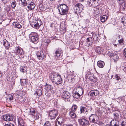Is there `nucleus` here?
<instances>
[{
    "label": "nucleus",
    "mask_w": 126,
    "mask_h": 126,
    "mask_svg": "<svg viewBox=\"0 0 126 126\" xmlns=\"http://www.w3.org/2000/svg\"><path fill=\"white\" fill-rule=\"evenodd\" d=\"M49 77L52 82L58 85L61 83L62 79L60 75L58 73H51Z\"/></svg>",
    "instance_id": "obj_1"
},
{
    "label": "nucleus",
    "mask_w": 126,
    "mask_h": 126,
    "mask_svg": "<svg viewBox=\"0 0 126 126\" xmlns=\"http://www.w3.org/2000/svg\"><path fill=\"white\" fill-rule=\"evenodd\" d=\"M57 8L60 14L61 15H65L68 12V7L65 4H59Z\"/></svg>",
    "instance_id": "obj_2"
},
{
    "label": "nucleus",
    "mask_w": 126,
    "mask_h": 126,
    "mask_svg": "<svg viewBox=\"0 0 126 126\" xmlns=\"http://www.w3.org/2000/svg\"><path fill=\"white\" fill-rule=\"evenodd\" d=\"M83 93V91L81 87H76L73 91L72 95L74 98L78 99L79 98Z\"/></svg>",
    "instance_id": "obj_3"
},
{
    "label": "nucleus",
    "mask_w": 126,
    "mask_h": 126,
    "mask_svg": "<svg viewBox=\"0 0 126 126\" xmlns=\"http://www.w3.org/2000/svg\"><path fill=\"white\" fill-rule=\"evenodd\" d=\"M89 120L92 123L98 124L99 122V118L97 115L91 114L89 117Z\"/></svg>",
    "instance_id": "obj_4"
},
{
    "label": "nucleus",
    "mask_w": 126,
    "mask_h": 126,
    "mask_svg": "<svg viewBox=\"0 0 126 126\" xmlns=\"http://www.w3.org/2000/svg\"><path fill=\"white\" fill-rule=\"evenodd\" d=\"M31 24L32 27L33 28L38 29L42 25V23L39 19H37V20L35 19L32 23Z\"/></svg>",
    "instance_id": "obj_5"
},
{
    "label": "nucleus",
    "mask_w": 126,
    "mask_h": 126,
    "mask_svg": "<svg viewBox=\"0 0 126 126\" xmlns=\"http://www.w3.org/2000/svg\"><path fill=\"white\" fill-rule=\"evenodd\" d=\"M83 8V6L80 3H79L76 4L75 7V13L78 14L80 13Z\"/></svg>",
    "instance_id": "obj_6"
},
{
    "label": "nucleus",
    "mask_w": 126,
    "mask_h": 126,
    "mask_svg": "<svg viewBox=\"0 0 126 126\" xmlns=\"http://www.w3.org/2000/svg\"><path fill=\"white\" fill-rule=\"evenodd\" d=\"M78 121L80 125L81 126H87L90 124L89 121L85 118L79 119Z\"/></svg>",
    "instance_id": "obj_7"
},
{
    "label": "nucleus",
    "mask_w": 126,
    "mask_h": 126,
    "mask_svg": "<svg viewBox=\"0 0 126 126\" xmlns=\"http://www.w3.org/2000/svg\"><path fill=\"white\" fill-rule=\"evenodd\" d=\"M55 56L58 59H62L63 58V51L60 49H57L55 52Z\"/></svg>",
    "instance_id": "obj_8"
},
{
    "label": "nucleus",
    "mask_w": 126,
    "mask_h": 126,
    "mask_svg": "<svg viewBox=\"0 0 126 126\" xmlns=\"http://www.w3.org/2000/svg\"><path fill=\"white\" fill-rule=\"evenodd\" d=\"M58 112L57 110L54 109L51 110L49 112V117L52 119H55L58 115Z\"/></svg>",
    "instance_id": "obj_9"
},
{
    "label": "nucleus",
    "mask_w": 126,
    "mask_h": 126,
    "mask_svg": "<svg viewBox=\"0 0 126 126\" xmlns=\"http://www.w3.org/2000/svg\"><path fill=\"white\" fill-rule=\"evenodd\" d=\"M71 97V94L66 91H65L63 93L62 97L64 98L67 99L68 101H69Z\"/></svg>",
    "instance_id": "obj_10"
},
{
    "label": "nucleus",
    "mask_w": 126,
    "mask_h": 126,
    "mask_svg": "<svg viewBox=\"0 0 126 126\" xmlns=\"http://www.w3.org/2000/svg\"><path fill=\"white\" fill-rule=\"evenodd\" d=\"M14 117V116L12 114H7L3 115V118L4 120L7 121H9L12 120Z\"/></svg>",
    "instance_id": "obj_11"
},
{
    "label": "nucleus",
    "mask_w": 126,
    "mask_h": 126,
    "mask_svg": "<svg viewBox=\"0 0 126 126\" xmlns=\"http://www.w3.org/2000/svg\"><path fill=\"white\" fill-rule=\"evenodd\" d=\"M97 0H89L88 4L90 6L94 7L97 6Z\"/></svg>",
    "instance_id": "obj_12"
},
{
    "label": "nucleus",
    "mask_w": 126,
    "mask_h": 126,
    "mask_svg": "<svg viewBox=\"0 0 126 126\" xmlns=\"http://www.w3.org/2000/svg\"><path fill=\"white\" fill-rule=\"evenodd\" d=\"M80 113L81 114L83 113L85 115H87L88 114V110L84 106H81L80 107Z\"/></svg>",
    "instance_id": "obj_13"
},
{
    "label": "nucleus",
    "mask_w": 126,
    "mask_h": 126,
    "mask_svg": "<svg viewBox=\"0 0 126 126\" xmlns=\"http://www.w3.org/2000/svg\"><path fill=\"white\" fill-rule=\"evenodd\" d=\"M108 54L110 57H111L114 60L115 62L117 61L119 59V56L117 54H114L112 52H109L108 53Z\"/></svg>",
    "instance_id": "obj_14"
},
{
    "label": "nucleus",
    "mask_w": 126,
    "mask_h": 126,
    "mask_svg": "<svg viewBox=\"0 0 126 126\" xmlns=\"http://www.w3.org/2000/svg\"><path fill=\"white\" fill-rule=\"evenodd\" d=\"M37 55L39 59L40 60H42L45 57V55L43 51H39L37 52Z\"/></svg>",
    "instance_id": "obj_15"
},
{
    "label": "nucleus",
    "mask_w": 126,
    "mask_h": 126,
    "mask_svg": "<svg viewBox=\"0 0 126 126\" xmlns=\"http://www.w3.org/2000/svg\"><path fill=\"white\" fill-rule=\"evenodd\" d=\"M90 93L91 96H94L98 95L99 94V92L96 90H92L90 91Z\"/></svg>",
    "instance_id": "obj_16"
},
{
    "label": "nucleus",
    "mask_w": 126,
    "mask_h": 126,
    "mask_svg": "<svg viewBox=\"0 0 126 126\" xmlns=\"http://www.w3.org/2000/svg\"><path fill=\"white\" fill-rule=\"evenodd\" d=\"M42 89L41 87H39L37 89L35 93L34 94L35 95L36 94L37 96L38 95L39 96H40L42 94Z\"/></svg>",
    "instance_id": "obj_17"
},
{
    "label": "nucleus",
    "mask_w": 126,
    "mask_h": 126,
    "mask_svg": "<svg viewBox=\"0 0 126 126\" xmlns=\"http://www.w3.org/2000/svg\"><path fill=\"white\" fill-rule=\"evenodd\" d=\"M50 42V39L48 37H46L44 38V41L43 43L45 44V45L46 46V48H47L49 43Z\"/></svg>",
    "instance_id": "obj_18"
},
{
    "label": "nucleus",
    "mask_w": 126,
    "mask_h": 126,
    "mask_svg": "<svg viewBox=\"0 0 126 126\" xmlns=\"http://www.w3.org/2000/svg\"><path fill=\"white\" fill-rule=\"evenodd\" d=\"M35 5L34 3L32 2H31L27 6L28 8L30 10H32L35 7Z\"/></svg>",
    "instance_id": "obj_19"
},
{
    "label": "nucleus",
    "mask_w": 126,
    "mask_h": 126,
    "mask_svg": "<svg viewBox=\"0 0 126 126\" xmlns=\"http://www.w3.org/2000/svg\"><path fill=\"white\" fill-rule=\"evenodd\" d=\"M53 87L51 85L46 84L45 86V89L47 92H48L49 91L53 90Z\"/></svg>",
    "instance_id": "obj_20"
},
{
    "label": "nucleus",
    "mask_w": 126,
    "mask_h": 126,
    "mask_svg": "<svg viewBox=\"0 0 126 126\" xmlns=\"http://www.w3.org/2000/svg\"><path fill=\"white\" fill-rule=\"evenodd\" d=\"M19 126H25V123L23 119L19 118L18 119Z\"/></svg>",
    "instance_id": "obj_21"
},
{
    "label": "nucleus",
    "mask_w": 126,
    "mask_h": 126,
    "mask_svg": "<svg viewBox=\"0 0 126 126\" xmlns=\"http://www.w3.org/2000/svg\"><path fill=\"white\" fill-rule=\"evenodd\" d=\"M38 36L35 37H32L30 38L31 41L33 42L34 44H36L38 41Z\"/></svg>",
    "instance_id": "obj_22"
},
{
    "label": "nucleus",
    "mask_w": 126,
    "mask_h": 126,
    "mask_svg": "<svg viewBox=\"0 0 126 126\" xmlns=\"http://www.w3.org/2000/svg\"><path fill=\"white\" fill-rule=\"evenodd\" d=\"M97 64L98 66L100 68H103L105 65V63L102 61H99L98 62Z\"/></svg>",
    "instance_id": "obj_23"
},
{
    "label": "nucleus",
    "mask_w": 126,
    "mask_h": 126,
    "mask_svg": "<svg viewBox=\"0 0 126 126\" xmlns=\"http://www.w3.org/2000/svg\"><path fill=\"white\" fill-rule=\"evenodd\" d=\"M75 112L70 110H69V112L68 113L69 115L72 118H75L76 116V114L74 113Z\"/></svg>",
    "instance_id": "obj_24"
},
{
    "label": "nucleus",
    "mask_w": 126,
    "mask_h": 126,
    "mask_svg": "<svg viewBox=\"0 0 126 126\" xmlns=\"http://www.w3.org/2000/svg\"><path fill=\"white\" fill-rule=\"evenodd\" d=\"M35 109L34 108H32L30 109V113L31 115L35 116L36 115Z\"/></svg>",
    "instance_id": "obj_25"
},
{
    "label": "nucleus",
    "mask_w": 126,
    "mask_h": 126,
    "mask_svg": "<svg viewBox=\"0 0 126 126\" xmlns=\"http://www.w3.org/2000/svg\"><path fill=\"white\" fill-rule=\"evenodd\" d=\"M27 67L25 66H21L20 68V71L23 73L26 72L27 71Z\"/></svg>",
    "instance_id": "obj_26"
},
{
    "label": "nucleus",
    "mask_w": 126,
    "mask_h": 126,
    "mask_svg": "<svg viewBox=\"0 0 126 126\" xmlns=\"http://www.w3.org/2000/svg\"><path fill=\"white\" fill-rule=\"evenodd\" d=\"M13 24L18 29L21 28L22 27V26L18 22H14L13 23Z\"/></svg>",
    "instance_id": "obj_27"
},
{
    "label": "nucleus",
    "mask_w": 126,
    "mask_h": 126,
    "mask_svg": "<svg viewBox=\"0 0 126 126\" xmlns=\"http://www.w3.org/2000/svg\"><path fill=\"white\" fill-rule=\"evenodd\" d=\"M95 51L98 54L101 53L103 51V49L102 48L97 47L95 49Z\"/></svg>",
    "instance_id": "obj_28"
},
{
    "label": "nucleus",
    "mask_w": 126,
    "mask_h": 126,
    "mask_svg": "<svg viewBox=\"0 0 126 126\" xmlns=\"http://www.w3.org/2000/svg\"><path fill=\"white\" fill-rule=\"evenodd\" d=\"M114 77L113 79L114 80L118 81L120 79V76L119 75L116 74L114 76Z\"/></svg>",
    "instance_id": "obj_29"
},
{
    "label": "nucleus",
    "mask_w": 126,
    "mask_h": 126,
    "mask_svg": "<svg viewBox=\"0 0 126 126\" xmlns=\"http://www.w3.org/2000/svg\"><path fill=\"white\" fill-rule=\"evenodd\" d=\"M108 17L105 15H103L101 18V21L102 22H104L107 19Z\"/></svg>",
    "instance_id": "obj_30"
},
{
    "label": "nucleus",
    "mask_w": 126,
    "mask_h": 126,
    "mask_svg": "<svg viewBox=\"0 0 126 126\" xmlns=\"http://www.w3.org/2000/svg\"><path fill=\"white\" fill-rule=\"evenodd\" d=\"M38 36L37 34L34 32H31L29 35V37L30 38L32 37H35Z\"/></svg>",
    "instance_id": "obj_31"
},
{
    "label": "nucleus",
    "mask_w": 126,
    "mask_h": 126,
    "mask_svg": "<svg viewBox=\"0 0 126 126\" xmlns=\"http://www.w3.org/2000/svg\"><path fill=\"white\" fill-rule=\"evenodd\" d=\"M77 106L76 105L73 104L72 107L71 108V109L70 110L72 111L75 112L77 110Z\"/></svg>",
    "instance_id": "obj_32"
},
{
    "label": "nucleus",
    "mask_w": 126,
    "mask_h": 126,
    "mask_svg": "<svg viewBox=\"0 0 126 126\" xmlns=\"http://www.w3.org/2000/svg\"><path fill=\"white\" fill-rule=\"evenodd\" d=\"M20 82L21 85L25 86L26 85V81L25 79H20Z\"/></svg>",
    "instance_id": "obj_33"
},
{
    "label": "nucleus",
    "mask_w": 126,
    "mask_h": 126,
    "mask_svg": "<svg viewBox=\"0 0 126 126\" xmlns=\"http://www.w3.org/2000/svg\"><path fill=\"white\" fill-rule=\"evenodd\" d=\"M121 22L124 25L126 26V17H125L121 18Z\"/></svg>",
    "instance_id": "obj_34"
},
{
    "label": "nucleus",
    "mask_w": 126,
    "mask_h": 126,
    "mask_svg": "<svg viewBox=\"0 0 126 126\" xmlns=\"http://www.w3.org/2000/svg\"><path fill=\"white\" fill-rule=\"evenodd\" d=\"M24 51H23L22 48H20L17 53L20 56L23 55L24 54Z\"/></svg>",
    "instance_id": "obj_35"
},
{
    "label": "nucleus",
    "mask_w": 126,
    "mask_h": 126,
    "mask_svg": "<svg viewBox=\"0 0 126 126\" xmlns=\"http://www.w3.org/2000/svg\"><path fill=\"white\" fill-rule=\"evenodd\" d=\"M113 115L115 119V120L119 118V112L117 111L115 112L113 114Z\"/></svg>",
    "instance_id": "obj_36"
},
{
    "label": "nucleus",
    "mask_w": 126,
    "mask_h": 126,
    "mask_svg": "<svg viewBox=\"0 0 126 126\" xmlns=\"http://www.w3.org/2000/svg\"><path fill=\"white\" fill-rule=\"evenodd\" d=\"M11 4L12 7L13 8H15L16 5V1L14 0H13L11 2Z\"/></svg>",
    "instance_id": "obj_37"
},
{
    "label": "nucleus",
    "mask_w": 126,
    "mask_h": 126,
    "mask_svg": "<svg viewBox=\"0 0 126 126\" xmlns=\"http://www.w3.org/2000/svg\"><path fill=\"white\" fill-rule=\"evenodd\" d=\"M21 95L20 94L19 92H17L15 94V97L17 98V99L19 100V98H20V97H21Z\"/></svg>",
    "instance_id": "obj_38"
},
{
    "label": "nucleus",
    "mask_w": 126,
    "mask_h": 126,
    "mask_svg": "<svg viewBox=\"0 0 126 126\" xmlns=\"http://www.w3.org/2000/svg\"><path fill=\"white\" fill-rule=\"evenodd\" d=\"M19 1H21L22 5L24 6H25L27 5V2L25 0H19Z\"/></svg>",
    "instance_id": "obj_39"
},
{
    "label": "nucleus",
    "mask_w": 126,
    "mask_h": 126,
    "mask_svg": "<svg viewBox=\"0 0 126 126\" xmlns=\"http://www.w3.org/2000/svg\"><path fill=\"white\" fill-rule=\"evenodd\" d=\"M6 49L8 50L10 47V43L8 41L6 43L5 46Z\"/></svg>",
    "instance_id": "obj_40"
},
{
    "label": "nucleus",
    "mask_w": 126,
    "mask_h": 126,
    "mask_svg": "<svg viewBox=\"0 0 126 126\" xmlns=\"http://www.w3.org/2000/svg\"><path fill=\"white\" fill-rule=\"evenodd\" d=\"M121 5V6L120 7V9L124 11L126 8L125 4L124 3L122 4Z\"/></svg>",
    "instance_id": "obj_41"
},
{
    "label": "nucleus",
    "mask_w": 126,
    "mask_h": 126,
    "mask_svg": "<svg viewBox=\"0 0 126 126\" xmlns=\"http://www.w3.org/2000/svg\"><path fill=\"white\" fill-rule=\"evenodd\" d=\"M50 123L48 121H46L44 124V126H51Z\"/></svg>",
    "instance_id": "obj_42"
},
{
    "label": "nucleus",
    "mask_w": 126,
    "mask_h": 126,
    "mask_svg": "<svg viewBox=\"0 0 126 126\" xmlns=\"http://www.w3.org/2000/svg\"><path fill=\"white\" fill-rule=\"evenodd\" d=\"M117 122V121L116 120H113L111 121L110 122V125H111V126H112L115 124L116 123V122Z\"/></svg>",
    "instance_id": "obj_43"
},
{
    "label": "nucleus",
    "mask_w": 126,
    "mask_h": 126,
    "mask_svg": "<svg viewBox=\"0 0 126 126\" xmlns=\"http://www.w3.org/2000/svg\"><path fill=\"white\" fill-rule=\"evenodd\" d=\"M117 2L120 5L124 3V0H117Z\"/></svg>",
    "instance_id": "obj_44"
},
{
    "label": "nucleus",
    "mask_w": 126,
    "mask_h": 126,
    "mask_svg": "<svg viewBox=\"0 0 126 126\" xmlns=\"http://www.w3.org/2000/svg\"><path fill=\"white\" fill-rule=\"evenodd\" d=\"M5 126H14V125L10 122H8L7 124H5Z\"/></svg>",
    "instance_id": "obj_45"
},
{
    "label": "nucleus",
    "mask_w": 126,
    "mask_h": 126,
    "mask_svg": "<svg viewBox=\"0 0 126 126\" xmlns=\"http://www.w3.org/2000/svg\"><path fill=\"white\" fill-rule=\"evenodd\" d=\"M20 48L21 47L19 46H16L15 47V50L16 52H17Z\"/></svg>",
    "instance_id": "obj_46"
},
{
    "label": "nucleus",
    "mask_w": 126,
    "mask_h": 126,
    "mask_svg": "<svg viewBox=\"0 0 126 126\" xmlns=\"http://www.w3.org/2000/svg\"><path fill=\"white\" fill-rule=\"evenodd\" d=\"M7 41H8L6 39L3 40L2 41V43H3V45L5 47V46L6 43H7Z\"/></svg>",
    "instance_id": "obj_47"
},
{
    "label": "nucleus",
    "mask_w": 126,
    "mask_h": 126,
    "mask_svg": "<svg viewBox=\"0 0 126 126\" xmlns=\"http://www.w3.org/2000/svg\"><path fill=\"white\" fill-rule=\"evenodd\" d=\"M8 96L9 97V98H8V99H9L10 100H12L13 99V97L12 95L10 94H9L8 95Z\"/></svg>",
    "instance_id": "obj_48"
},
{
    "label": "nucleus",
    "mask_w": 126,
    "mask_h": 126,
    "mask_svg": "<svg viewBox=\"0 0 126 126\" xmlns=\"http://www.w3.org/2000/svg\"><path fill=\"white\" fill-rule=\"evenodd\" d=\"M121 126H126V122L123 121L121 123Z\"/></svg>",
    "instance_id": "obj_49"
},
{
    "label": "nucleus",
    "mask_w": 126,
    "mask_h": 126,
    "mask_svg": "<svg viewBox=\"0 0 126 126\" xmlns=\"http://www.w3.org/2000/svg\"><path fill=\"white\" fill-rule=\"evenodd\" d=\"M2 1L3 3L4 4H5L7 3V2H8L10 0H1Z\"/></svg>",
    "instance_id": "obj_50"
},
{
    "label": "nucleus",
    "mask_w": 126,
    "mask_h": 126,
    "mask_svg": "<svg viewBox=\"0 0 126 126\" xmlns=\"http://www.w3.org/2000/svg\"><path fill=\"white\" fill-rule=\"evenodd\" d=\"M124 54L126 58V48H125L124 50Z\"/></svg>",
    "instance_id": "obj_51"
},
{
    "label": "nucleus",
    "mask_w": 126,
    "mask_h": 126,
    "mask_svg": "<svg viewBox=\"0 0 126 126\" xmlns=\"http://www.w3.org/2000/svg\"><path fill=\"white\" fill-rule=\"evenodd\" d=\"M39 7L41 10L43 9V7L42 6V5L41 4H40L39 5Z\"/></svg>",
    "instance_id": "obj_52"
},
{
    "label": "nucleus",
    "mask_w": 126,
    "mask_h": 126,
    "mask_svg": "<svg viewBox=\"0 0 126 126\" xmlns=\"http://www.w3.org/2000/svg\"><path fill=\"white\" fill-rule=\"evenodd\" d=\"M66 126H73V125L71 124H68L66 125Z\"/></svg>",
    "instance_id": "obj_53"
},
{
    "label": "nucleus",
    "mask_w": 126,
    "mask_h": 126,
    "mask_svg": "<svg viewBox=\"0 0 126 126\" xmlns=\"http://www.w3.org/2000/svg\"><path fill=\"white\" fill-rule=\"evenodd\" d=\"M87 43H88L89 44H90L89 43V42H90L89 38H87Z\"/></svg>",
    "instance_id": "obj_54"
},
{
    "label": "nucleus",
    "mask_w": 126,
    "mask_h": 126,
    "mask_svg": "<svg viewBox=\"0 0 126 126\" xmlns=\"http://www.w3.org/2000/svg\"><path fill=\"white\" fill-rule=\"evenodd\" d=\"M113 44L114 46L117 47L118 46L117 45H118V46H119V44Z\"/></svg>",
    "instance_id": "obj_55"
},
{
    "label": "nucleus",
    "mask_w": 126,
    "mask_h": 126,
    "mask_svg": "<svg viewBox=\"0 0 126 126\" xmlns=\"http://www.w3.org/2000/svg\"><path fill=\"white\" fill-rule=\"evenodd\" d=\"M58 123L59 124V125H58H58H57V124H56V126H61V124H60V122L58 121Z\"/></svg>",
    "instance_id": "obj_56"
},
{
    "label": "nucleus",
    "mask_w": 126,
    "mask_h": 126,
    "mask_svg": "<svg viewBox=\"0 0 126 126\" xmlns=\"http://www.w3.org/2000/svg\"><path fill=\"white\" fill-rule=\"evenodd\" d=\"M2 72L0 71V77H1L2 76Z\"/></svg>",
    "instance_id": "obj_57"
},
{
    "label": "nucleus",
    "mask_w": 126,
    "mask_h": 126,
    "mask_svg": "<svg viewBox=\"0 0 126 126\" xmlns=\"http://www.w3.org/2000/svg\"><path fill=\"white\" fill-rule=\"evenodd\" d=\"M79 2H83L85 0H79Z\"/></svg>",
    "instance_id": "obj_58"
},
{
    "label": "nucleus",
    "mask_w": 126,
    "mask_h": 126,
    "mask_svg": "<svg viewBox=\"0 0 126 126\" xmlns=\"http://www.w3.org/2000/svg\"><path fill=\"white\" fill-rule=\"evenodd\" d=\"M118 41L119 43L120 44H121V43L122 42V41L120 40H118Z\"/></svg>",
    "instance_id": "obj_59"
},
{
    "label": "nucleus",
    "mask_w": 126,
    "mask_h": 126,
    "mask_svg": "<svg viewBox=\"0 0 126 126\" xmlns=\"http://www.w3.org/2000/svg\"><path fill=\"white\" fill-rule=\"evenodd\" d=\"M46 1L47 0H49V1H55V0H46Z\"/></svg>",
    "instance_id": "obj_60"
},
{
    "label": "nucleus",
    "mask_w": 126,
    "mask_h": 126,
    "mask_svg": "<svg viewBox=\"0 0 126 126\" xmlns=\"http://www.w3.org/2000/svg\"><path fill=\"white\" fill-rule=\"evenodd\" d=\"M105 126H111V125H106Z\"/></svg>",
    "instance_id": "obj_61"
},
{
    "label": "nucleus",
    "mask_w": 126,
    "mask_h": 126,
    "mask_svg": "<svg viewBox=\"0 0 126 126\" xmlns=\"http://www.w3.org/2000/svg\"><path fill=\"white\" fill-rule=\"evenodd\" d=\"M10 9V8L9 7H8L7 8L8 10H9Z\"/></svg>",
    "instance_id": "obj_62"
},
{
    "label": "nucleus",
    "mask_w": 126,
    "mask_h": 126,
    "mask_svg": "<svg viewBox=\"0 0 126 126\" xmlns=\"http://www.w3.org/2000/svg\"><path fill=\"white\" fill-rule=\"evenodd\" d=\"M116 40H114V41L113 42L114 43V42H116Z\"/></svg>",
    "instance_id": "obj_63"
},
{
    "label": "nucleus",
    "mask_w": 126,
    "mask_h": 126,
    "mask_svg": "<svg viewBox=\"0 0 126 126\" xmlns=\"http://www.w3.org/2000/svg\"><path fill=\"white\" fill-rule=\"evenodd\" d=\"M95 35L96 36V38H98V37H97V35L95 34Z\"/></svg>",
    "instance_id": "obj_64"
}]
</instances>
